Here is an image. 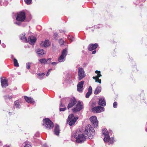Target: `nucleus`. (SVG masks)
Listing matches in <instances>:
<instances>
[{
    "mask_svg": "<svg viewBox=\"0 0 147 147\" xmlns=\"http://www.w3.org/2000/svg\"><path fill=\"white\" fill-rule=\"evenodd\" d=\"M106 130L107 129H105L102 130V133L105 136L109 135L108 132Z\"/></svg>",
    "mask_w": 147,
    "mask_h": 147,
    "instance_id": "nucleus-30",
    "label": "nucleus"
},
{
    "mask_svg": "<svg viewBox=\"0 0 147 147\" xmlns=\"http://www.w3.org/2000/svg\"><path fill=\"white\" fill-rule=\"evenodd\" d=\"M26 34L24 33L20 35V39L22 40L23 41L26 42H27V39L26 37L25 36Z\"/></svg>",
    "mask_w": 147,
    "mask_h": 147,
    "instance_id": "nucleus-20",
    "label": "nucleus"
},
{
    "mask_svg": "<svg viewBox=\"0 0 147 147\" xmlns=\"http://www.w3.org/2000/svg\"><path fill=\"white\" fill-rule=\"evenodd\" d=\"M104 110L105 108L103 107L99 106L94 107L92 109V112L96 113H100L104 111Z\"/></svg>",
    "mask_w": 147,
    "mask_h": 147,
    "instance_id": "nucleus-10",
    "label": "nucleus"
},
{
    "mask_svg": "<svg viewBox=\"0 0 147 147\" xmlns=\"http://www.w3.org/2000/svg\"><path fill=\"white\" fill-rule=\"evenodd\" d=\"M26 15L25 12L23 11H21L17 14L16 20L17 21L24 22L26 19Z\"/></svg>",
    "mask_w": 147,
    "mask_h": 147,
    "instance_id": "nucleus-6",
    "label": "nucleus"
},
{
    "mask_svg": "<svg viewBox=\"0 0 147 147\" xmlns=\"http://www.w3.org/2000/svg\"><path fill=\"white\" fill-rule=\"evenodd\" d=\"M43 45L45 47H47L50 45L49 41L48 40H45L43 43Z\"/></svg>",
    "mask_w": 147,
    "mask_h": 147,
    "instance_id": "nucleus-24",
    "label": "nucleus"
},
{
    "mask_svg": "<svg viewBox=\"0 0 147 147\" xmlns=\"http://www.w3.org/2000/svg\"><path fill=\"white\" fill-rule=\"evenodd\" d=\"M46 60V59L42 58L39 59V61L41 64L45 65L47 64Z\"/></svg>",
    "mask_w": 147,
    "mask_h": 147,
    "instance_id": "nucleus-23",
    "label": "nucleus"
},
{
    "mask_svg": "<svg viewBox=\"0 0 147 147\" xmlns=\"http://www.w3.org/2000/svg\"><path fill=\"white\" fill-rule=\"evenodd\" d=\"M98 45L97 43L90 44H89L88 47V49L90 51L96 50L98 47Z\"/></svg>",
    "mask_w": 147,
    "mask_h": 147,
    "instance_id": "nucleus-14",
    "label": "nucleus"
},
{
    "mask_svg": "<svg viewBox=\"0 0 147 147\" xmlns=\"http://www.w3.org/2000/svg\"><path fill=\"white\" fill-rule=\"evenodd\" d=\"M21 22L18 21L14 22V24L18 25L20 26L21 24Z\"/></svg>",
    "mask_w": 147,
    "mask_h": 147,
    "instance_id": "nucleus-40",
    "label": "nucleus"
},
{
    "mask_svg": "<svg viewBox=\"0 0 147 147\" xmlns=\"http://www.w3.org/2000/svg\"><path fill=\"white\" fill-rule=\"evenodd\" d=\"M1 45L2 47L3 48H5L6 47V45L3 43H2Z\"/></svg>",
    "mask_w": 147,
    "mask_h": 147,
    "instance_id": "nucleus-48",
    "label": "nucleus"
},
{
    "mask_svg": "<svg viewBox=\"0 0 147 147\" xmlns=\"http://www.w3.org/2000/svg\"><path fill=\"white\" fill-rule=\"evenodd\" d=\"M64 100H65V98L61 99L60 101V104L59 105L60 107H65L64 105L63 104V101Z\"/></svg>",
    "mask_w": 147,
    "mask_h": 147,
    "instance_id": "nucleus-31",
    "label": "nucleus"
},
{
    "mask_svg": "<svg viewBox=\"0 0 147 147\" xmlns=\"http://www.w3.org/2000/svg\"><path fill=\"white\" fill-rule=\"evenodd\" d=\"M60 131V130L59 125L57 124H56L55 125L54 130V134L57 136H59Z\"/></svg>",
    "mask_w": 147,
    "mask_h": 147,
    "instance_id": "nucleus-15",
    "label": "nucleus"
},
{
    "mask_svg": "<svg viewBox=\"0 0 147 147\" xmlns=\"http://www.w3.org/2000/svg\"><path fill=\"white\" fill-rule=\"evenodd\" d=\"M105 142H109L110 140H111V139H110L109 135L105 136V138L103 139Z\"/></svg>",
    "mask_w": 147,
    "mask_h": 147,
    "instance_id": "nucleus-26",
    "label": "nucleus"
},
{
    "mask_svg": "<svg viewBox=\"0 0 147 147\" xmlns=\"http://www.w3.org/2000/svg\"><path fill=\"white\" fill-rule=\"evenodd\" d=\"M92 32H93L94 31V30H92Z\"/></svg>",
    "mask_w": 147,
    "mask_h": 147,
    "instance_id": "nucleus-61",
    "label": "nucleus"
},
{
    "mask_svg": "<svg viewBox=\"0 0 147 147\" xmlns=\"http://www.w3.org/2000/svg\"><path fill=\"white\" fill-rule=\"evenodd\" d=\"M42 78H40V79H41Z\"/></svg>",
    "mask_w": 147,
    "mask_h": 147,
    "instance_id": "nucleus-62",
    "label": "nucleus"
},
{
    "mask_svg": "<svg viewBox=\"0 0 147 147\" xmlns=\"http://www.w3.org/2000/svg\"><path fill=\"white\" fill-rule=\"evenodd\" d=\"M24 147H32V145L30 144V143H26Z\"/></svg>",
    "mask_w": 147,
    "mask_h": 147,
    "instance_id": "nucleus-37",
    "label": "nucleus"
},
{
    "mask_svg": "<svg viewBox=\"0 0 147 147\" xmlns=\"http://www.w3.org/2000/svg\"><path fill=\"white\" fill-rule=\"evenodd\" d=\"M63 31V32H65L64 31Z\"/></svg>",
    "mask_w": 147,
    "mask_h": 147,
    "instance_id": "nucleus-64",
    "label": "nucleus"
},
{
    "mask_svg": "<svg viewBox=\"0 0 147 147\" xmlns=\"http://www.w3.org/2000/svg\"><path fill=\"white\" fill-rule=\"evenodd\" d=\"M28 39V43L32 45H33L34 44L36 40V38L33 36H29Z\"/></svg>",
    "mask_w": 147,
    "mask_h": 147,
    "instance_id": "nucleus-11",
    "label": "nucleus"
},
{
    "mask_svg": "<svg viewBox=\"0 0 147 147\" xmlns=\"http://www.w3.org/2000/svg\"><path fill=\"white\" fill-rule=\"evenodd\" d=\"M13 65L15 67H17L19 66V63H18L17 60L16 58L13 59Z\"/></svg>",
    "mask_w": 147,
    "mask_h": 147,
    "instance_id": "nucleus-29",
    "label": "nucleus"
},
{
    "mask_svg": "<svg viewBox=\"0 0 147 147\" xmlns=\"http://www.w3.org/2000/svg\"><path fill=\"white\" fill-rule=\"evenodd\" d=\"M71 137L76 139V142L77 143H82L86 140V138L83 134H79L78 132H73Z\"/></svg>",
    "mask_w": 147,
    "mask_h": 147,
    "instance_id": "nucleus-1",
    "label": "nucleus"
},
{
    "mask_svg": "<svg viewBox=\"0 0 147 147\" xmlns=\"http://www.w3.org/2000/svg\"><path fill=\"white\" fill-rule=\"evenodd\" d=\"M25 3L27 5L30 4L32 2V0H24Z\"/></svg>",
    "mask_w": 147,
    "mask_h": 147,
    "instance_id": "nucleus-33",
    "label": "nucleus"
},
{
    "mask_svg": "<svg viewBox=\"0 0 147 147\" xmlns=\"http://www.w3.org/2000/svg\"><path fill=\"white\" fill-rule=\"evenodd\" d=\"M96 51L95 50H94L92 52V54H94L96 53Z\"/></svg>",
    "mask_w": 147,
    "mask_h": 147,
    "instance_id": "nucleus-52",
    "label": "nucleus"
},
{
    "mask_svg": "<svg viewBox=\"0 0 147 147\" xmlns=\"http://www.w3.org/2000/svg\"><path fill=\"white\" fill-rule=\"evenodd\" d=\"M54 37L55 39L56 40H57L58 38V34L57 32H56L54 33Z\"/></svg>",
    "mask_w": 147,
    "mask_h": 147,
    "instance_id": "nucleus-36",
    "label": "nucleus"
},
{
    "mask_svg": "<svg viewBox=\"0 0 147 147\" xmlns=\"http://www.w3.org/2000/svg\"><path fill=\"white\" fill-rule=\"evenodd\" d=\"M3 147H9V146H4Z\"/></svg>",
    "mask_w": 147,
    "mask_h": 147,
    "instance_id": "nucleus-58",
    "label": "nucleus"
},
{
    "mask_svg": "<svg viewBox=\"0 0 147 147\" xmlns=\"http://www.w3.org/2000/svg\"><path fill=\"white\" fill-rule=\"evenodd\" d=\"M83 108V105L81 104V101H79L76 105V107L72 109V111L73 113H76L80 111Z\"/></svg>",
    "mask_w": 147,
    "mask_h": 147,
    "instance_id": "nucleus-8",
    "label": "nucleus"
},
{
    "mask_svg": "<svg viewBox=\"0 0 147 147\" xmlns=\"http://www.w3.org/2000/svg\"><path fill=\"white\" fill-rule=\"evenodd\" d=\"M65 57L61 55L58 58V61L59 62H63L65 60Z\"/></svg>",
    "mask_w": 147,
    "mask_h": 147,
    "instance_id": "nucleus-27",
    "label": "nucleus"
},
{
    "mask_svg": "<svg viewBox=\"0 0 147 147\" xmlns=\"http://www.w3.org/2000/svg\"><path fill=\"white\" fill-rule=\"evenodd\" d=\"M78 79L79 81L82 80L86 76L84 70L82 67H79L78 68Z\"/></svg>",
    "mask_w": 147,
    "mask_h": 147,
    "instance_id": "nucleus-7",
    "label": "nucleus"
},
{
    "mask_svg": "<svg viewBox=\"0 0 147 147\" xmlns=\"http://www.w3.org/2000/svg\"><path fill=\"white\" fill-rule=\"evenodd\" d=\"M117 102H115L113 104V107L114 108H117Z\"/></svg>",
    "mask_w": 147,
    "mask_h": 147,
    "instance_id": "nucleus-41",
    "label": "nucleus"
},
{
    "mask_svg": "<svg viewBox=\"0 0 147 147\" xmlns=\"http://www.w3.org/2000/svg\"><path fill=\"white\" fill-rule=\"evenodd\" d=\"M1 40H0V44H1Z\"/></svg>",
    "mask_w": 147,
    "mask_h": 147,
    "instance_id": "nucleus-60",
    "label": "nucleus"
},
{
    "mask_svg": "<svg viewBox=\"0 0 147 147\" xmlns=\"http://www.w3.org/2000/svg\"><path fill=\"white\" fill-rule=\"evenodd\" d=\"M39 136H40L39 133L38 132H36L35 134V136L36 137H39Z\"/></svg>",
    "mask_w": 147,
    "mask_h": 147,
    "instance_id": "nucleus-47",
    "label": "nucleus"
},
{
    "mask_svg": "<svg viewBox=\"0 0 147 147\" xmlns=\"http://www.w3.org/2000/svg\"><path fill=\"white\" fill-rule=\"evenodd\" d=\"M67 109L66 107H64L63 108H61L59 109V111H64Z\"/></svg>",
    "mask_w": 147,
    "mask_h": 147,
    "instance_id": "nucleus-35",
    "label": "nucleus"
},
{
    "mask_svg": "<svg viewBox=\"0 0 147 147\" xmlns=\"http://www.w3.org/2000/svg\"><path fill=\"white\" fill-rule=\"evenodd\" d=\"M102 26V24H98L97 26H95V28H99Z\"/></svg>",
    "mask_w": 147,
    "mask_h": 147,
    "instance_id": "nucleus-38",
    "label": "nucleus"
},
{
    "mask_svg": "<svg viewBox=\"0 0 147 147\" xmlns=\"http://www.w3.org/2000/svg\"><path fill=\"white\" fill-rule=\"evenodd\" d=\"M31 63L30 62H28L26 63V68L28 69H29L30 67Z\"/></svg>",
    "mask_w": 147,
    "mask_h": 147,
    "instance_id": "nucleus-34",
    "label": "nucleus"
},
{
    "mask_svg": "<svg viewBox=\"0 0 147 147\" xmlns=\"http://www.w3.org/2000/svg\"><path fill=\"white\" fill-rule=\"evenodd\" d=\"M11 59H13H13L14 58H14V56H13V55H11Z\"/></svg>",
    "mask_w": 147,
    "mask_h": 147,
    "instance_id": "nucleus-53",
    "label": "nucleus"
},
{
    "mask_svg": "<svg viewBox=\"0 0 147 147\" xmlns=\"http://www.w3.org/2000/svg\"><path fill=\"white\" fill-rule=\"evenodd\" d=\"M67 49L65 48L62 50L61 55L66 57L67 54Z\"/></svg>",
    "mask_w": 147,
    "mask_h": 147,
    "instance_id": "nucleus-22",
    "label": "nucleus"
},
{
    "mask_svg": "<svg viewBox=\"0 0 147 147\" xmlns=\"http://www.w3.org/2000/svg\"><path fill=\"white\" fill-rule=\"evenodd\" d=\"M92 78L93 79L95 80H96L97 79V78H96V76H93L92 77Z\"/></svg>",
    "mask_w": 147,
    "mask_h": 147,
    "instance_id": "nucleus-54",
    "label": "nucleus"
},
{
    "mask_svg": "<svg viewBox=\"0 0 147 147\" xmlns=\"http://www.w3.org/2000/svg\"><path fill=\"white\" fill-rule=\"evenodd\" d=\"M67 38L68 39L71 41V42H72L74 39V37L70 35H68L67 36Z\"/></svg>",
    "mask_w": 147,
    "mask_h": 147,
    "instance_id": "nucleus-32",
    "label": "nucleus"
},
{
    "mask_svg": "<svg viewBox=\"0 0 147 147\" xmlns=\"http://www.w3.org/2000/svg\"><path fill=\"white\" fill-rule=\"evenodd\" d=\"M42 147H48V146L46 144H43L42 146Z\"/></svg>",
    "mask_w": 147,
    "mask_h": 147,
    "instance_id": "nucleus-51",
    "label": "nucleus"
},
{
    "mask_svg": "<svg viewBox=\"0 0 147 147\" xmlns=\"http://www.w3.org/2000/svg\"><path fill=\"white\" fill-rule=\"evenodd\" d=\"M98 105L102 107H105L106 106V102L104 98H99L98 102Z\"/></svg>",
    "mask_w": 147,
    "mask_h": 147,
    "instance_id": "nucleus-16",
    "label": "nucleus"
},
{
    "mask_svg": "<svg viewBox=\"0 0 147 147\" xmlns=\"http://www.w3.org/2000/svg\"><path fill=\"white\" fill-rule=\"evenodd\" d=\"M51 70H52V69H49V70H48V71L49 72L50 71H51Z\"/></svg>",
    "mask_w": 147,
    "mask_h": 147,
    "instance_id": "nucleus-56",
    "label": "nucleus"
},
{
    "mask_svg": "<svg viewBox=\"0 0 147 147\" xmlns=\"http://www.w3.org/2000/svg\"><path fill=\"white\" fill-rule=\"evenodd\" d=\"M95 73L97 74V75L96 76L97 79H99V78L102 76L100 74V71L96 70L95 71Z\"/></svg>",
    "mask_w": 147,
    "mask_h": 147,
    "instance_id": "nucleus-28",
    "label": "nucleus"
},
{
    "mask_svg": "<svg viewBox=\"0 0 147 147\" xmlns=\"http://www.w3.org/2000/svg\"><path fill=\"white\" fill-rule=\"evenodd\" d=\"M92 92V88L91 86H90L88 89V92L86 95V98H88L91 94Z\"/></svg>",
    "mask_w": 147,
    "mask_h": 147,
    "instance_id": "nucleus-19",
    "label": "nucleus"
},
{
    "mask_svg": "<svg viewBox=\"0 0 147 147\" xmlns=\"http://www.w3.org/2000/svg\"><path fill=\"white\" fill-rule=\"evenodd\" d=\"M49 71H48L47 72V74H46V76H48L49 74Z\"/></svg>",
    "mask_w": 147,
    "mask_h": 147,
    "instance_id": "nucleus-55",
    "label": "nucleus"
},
{
    "mask_svg": "<svg viewBox=\"0 0 147 147\" xmlns=\"http://www.w3.org/2000/svg\"><path fill=\"white\" fill-rule=\"evenodd\" d=\"M96 105V103L95 102H92V106L94 107H93Z\"/></svg>",
    "mask_w": 147,
    "mask_h": 147,
    "instance_id": "nucleus-46",
    "label": "nucleus"
},
{
    "mask_svg": "<svg viewBox=\"0 0 147 147\" xmlns=\"http://www.w3.org/2000/svg\"><path fill=\"white\" fill-rule=\"evenodd\" d=\"M101 79H98L97 80H96L95 82H98L99 84H101Z\"/></svg>",
    "mask_w": 147,
    "mask_h": 147,
    "instance_id": "nucleus-45",
    "label": "nucleus"
},
{
    "mask_svg": "<svg viewBox=\"0 0 147 147\" xmlns=\"http://www.w3.org/2000/svg\"><path fill=\"white\" fill-rule=\"evenodd\" d=\"M78 119V117H75L73 114L69 115L67 119V122H68L69 125L70 126H72L74 125Z\"/></svg>",
    "mask_w": 147,
    "mask_h": 147,
    "instance_id": "nucleus-4",
    "label": "nucleus"
},
{
    "mask_svg": "<svg viewBox=\"0 0 147 147\" xmlns=\"http://www.w3.org/2000/svg\"><path fill=\"white\" fill-rule=\"evenodd\" d=\"M101 88L100 86H97L96 88L94 93L95 94H97L100 93L101 91Z\"/></svg>",
    "mask_w": 147,
    "mask_h": 147,
    "instance_id": "nucleus-21",
    "label": "nucleus"
},
{
    "mask_svg": "<svg viewBox=\"0 0 147 147\" xmlns=\"http://www.w3.org/2000/svg\"><path fill=\"white\" fill-rule=\"evenodd\" d=\"M111 139V140L109 141V144H112L113 142V140L114 138L113 137H112L111 138H110V139Z\"/></svg>",
    "mask_w": 147,
    "mask_h": 147,
    "instance_id": "nucleus-42",
    "label": "nucleus"
},
{
    "mask_svg": "<svg viewBox=\"0 0 147 147\" xmlns=\"http://www.w3.org/2000/svg\"><path fill=\"white\" fill-rule=\"evenodd\" d=\"M43 126H45L46 129H51L54 127V124L53 122L49 119L45 118L43 120Z\"/></svg>",
    "mask_w": 147,
    "mask_h": 147,
    "instance_id": "nucleus-3",
    "label": "nucleus"
},
{
    "mask_svg": "<svg viewBox=\"0 0 147 147\" xmlns=\"http://www.w3.org/2000/svg\"><path fill=\"white\" fill-rule=\"evenodd\" d=\"M8 99V98L7 97H6V99Z\"/></svg>",
    "mask_w": 147,
    "mask_h": 147,
    "instance_id": "nucleus-59",
    "label": "nucleus"
},
{
    "mask_svg": "<svg viewBox=\"0 0 147 147\" xmlns=\"http://www.w3.org/2000/svg\"><path fill=\"white\" fill-rule=\"evenodd\" d=\"M6 97H7L8 98V99L10 100L11 99L12 97L11 96H4V98L5 99H6Z\"/></svg>",
    "mask_w": 147,
    "mask_h": 147,
    "instance_id": "nucleus-43",
    "label": "nucleus"
},
{
    "mask_svg": "<svg viewBox=\"0 0 147 147\" xmlns=\"http://www.w3.org/2000/svg\"><path fill=\"white\" fill-rule=\"evenodd\" d=\"M44 50L42 49H38L36 52L38 55L40 57H42L43 55L45 54Z\"/></svg>",
    "mask_w": 147,
    "mask_h": 147,
    "instance_id": "nucleus-18",
    "label": "nucleus"
},
{
    "mask_svg": "<svg viewBox=\"0 0 147 147\" xmlns=\"http://www.w3.org/2000/svg\"><path fill=\"white\" fill-rule=\"evenodd\" d=\"M24 98L26 101L29 103H32L34 102V100L31 97H29L26 96H24Z\"/></svg>",
    "mask_w": 147,
    "mask_h": 147,
    "instance_id": "nucleus-17",
    "label": "nucleus"
},
{
    "mask_svg": "<svg viewBox=\"0 0 147 147\" xmlns=\"http://www.w3.org/2000/svg\"><path fill=\"white\" fill-rule=\"evenodd\" d=\"M51 58L47 59V64L50 63L51 62Z\"/></svg>",
    "mask_w": 147,
    "mask_h": 147,
    "instance_id": "nucleus-39",
    "label": "nucleus"
},
{
    "mask_svg": "<svg viewBox=\"0 0 147 147\" xmlns=\"http://www.w3.org/2000/svg\"><path fill=\"white\" fill-rule=\"evenodd\" d=\"M14 105L17 108H20V103L19 100H17L14 102Z\"/></svg>",
    "mask_w": 147,
    "mask_h": 147,
    "instance_id": "nucleus-25",
    "label": "nucleus"
},
{
    "mask_svg": "<svg viewBox=\"0 0 147 147\" xmlns=\"http://www.w3.org/2000/svg\"><path fill=\"white\" fill-rule=\"evenodd\" d=\"M65 101H67L69 102V103L67 107V109H68L76 104L77 102L76 100L74 97L71 98L69 97L65 98Z\"/></svg>",
    "mask_w": 147,
    "mask_h": 147,
    "instance_id": "nucleus-5",
    "label": "nucleus"
},
{
    "mask_svg": "<svg viewBox=\"0 0 147 147\" xmlns=\"http://www.w3.org/2000/svg\"><path fill=\"white\" fill-rule=\"evenodd\" d=\"M145 131H146L147 132V127L145 129Z\"/></svg>",
    "mask_w": 147,
    "mask_h": 147,
    "instance_id": "nucleus-57",
    "label": "nucleus"
},
{
    "mask_svg": "<svg viewBox=\"0 0 147 147\" xmlns=\"http://www.w3.org/2000/svg\"><path fill=\"white\" fill-rule=\"evenodd\" d=\"M60 33H61L62 32H61V31H60Z\"/></svg>",
    "mask_w": 147,
    "mask_h": 147,
    "instance_id": "nucleus-63",
    "label": "nucleus"
},
{
    "mask_svg": "<svg viewBox=\"0 0 147 147\" xmlns=\"http://www.w3.org/2000/svg\"><path fill=\"white\" fill-rule=\"evenodd\" d=\"M84 133L88 136L89 139H92L95 135V130L90 124H88L85 127Z\"/></svg>",
    "mask_w": 147,
    "mask_h": 147,
    "instance_id": "nucleus-2",
    "label": "nucleus"
},
{
    "mask_svg": "<svg viewBox=\"0 0 147 147\" xmlns=\"http://www.w3.org/2000/svg\"><path fill=\"white\" fill-rule=\"evenodd\" d=\"M38 75L40 77H42L45 75V74L44 73H39L38 74Z\"/></svg>",
    "mask_w": 147,
    "mask_h": 147,
    "instance_id": "nucleus-44",
    "label": "nucleus"
},
{
    "mask_svg": "<svg viewBox=\"0 0 147 147\" xmlns=\"http://www.w3.org/2000/svg\"><path fill=\"white\" fill-rule=\"evenodd\" d=\"M90 120L91 121V123L94 128L97 127L98 126V122L96 116H92V117H90Z\"/></svg>",
    "mask_w": 147,
    "mask_h": 147,
    "instance_id": "nucleus-9",
    "label": "nucleus"
},
{
    "mask_svg": "<svg viewBox=\"0 0 147 147\" xmlns=\"http://www.w3.org/2000/svg\"><path fill=\"white\" fill-rule=\"evenodd\" d=\"M84 82V81H82L80 82L77 85V90L79 92H82L83 89V85Z\"/></svg>",
    "mask_w": 147,
    "mask_h": 147,
    "instance_id": "nucleus-13",
    "label": "nucleus"
},
{
    "mask_svg": "<svg viewBox=\"0 0 147 147\" xmlns=\"http://www.w3.org/2000/svg\"><path fill=\"white\" fill-rule=\"evenodd\" d=\"M1 82L2 87L6 88L8 85V80L7 79H3L2 77H1Z\"/></svg>",
    "mask_w": 147,
    "mask_h": 147,
    "instance_id": "nucleus-12",
    "label": "nucleus"
},
{
    "mask_svg": "<svg viewBox=\"0 0 147 147\" xmlns=\"http://www.w3.org/2000/svg\"><path fill=\"white\" fill-rule=\"evenodd\" d=\"M88 63H84L83 64V66L84 67H86Z\"/></svg>",
    "mask_w": 147,
    "mask_h": 147,
    "instance_id": "nucleus-50",
    "label": "nucleus"
},
{
    "mask_svg": "<svg viewBox=\"0 0 147 147\" xmlns=\"http://www.w3.org/2000/svg\"><path fill=\"white\" fill-rule=\"evenodd\" d=\"M57 63L55 62H53L51 63V65H55L57 64Z\"/></svg>",
    "mask_w": 147,
    "mask_h": 147,
    "instance_id": "nucleus-49",
    "label": "nucleus"
}]
</instances>
